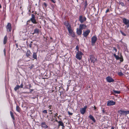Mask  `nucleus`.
<instances>
[{"label":"nucleus","instance_id":"nucleus-1","mask_svg":"<svg viewBox=\"0 0 129 129\" xmlns=\"http://www.w3.org/2000/svg\"><path fill=\"white\" fill-rule=\"evenodd\" d=\"M83 55V53L81 51H78L76 53V58L79 60H80L82 58V55Z\"/></svg>","mask_w":129,"mask_h":129},{"label":"nucleus","instance_id":"nucleus-2","mask_svg":"<svg viewBox=\"0 0 129 129\" xmlns=\"http://www.w3.org/2000/svg\"><path fill=\"white\" fill-rule=\"evenodd\" d=\"M97 38L96 36H94L91 38V45L93 46L97 40Z\"/></svg>","mask_w":129,"mask_h":129},{"label":"nucleus","instance_id":"nucleus-3","mask_svg":"<svg viewBox=\"0 0 129 129\" xmlns=\"http://www.w3.org/2000/svg\"><path fill=\"white\" fill-rule=\"evenodd\" d=\"M90 59L91 60V62H93L94 63L96 61L97 59L96 58H95L94 57V56L92 55H90L89 56Z\"/></svg>","mask_w":129,"mask_h":129},{"label":"nucleus","instance_id":"nucleus-4","mask_svg":"<svg viewBox=\"0 0 129 129\" xmlns=\"http://www.w3.org/2000/svg\"><path fill=\"white\" fill-rule=\"evenodd\" d=\"M67 29L70 35L72 37H74L75 36L74 33L71 28V27L69 28L68 27V28Z\"/></svg>","mask_w":129,"mask_h":129},{"label":"nucleus","instance_id":"nucleus-5","mask_svg":"<svg viewBox=\"0 0 129 129\" xmlns=\"http://www.w3.org/2000/svg\"><path fill=\"white\" fill-rule=\"evenodd\" d=\"M123 22L124 24L126 25L127 27H129V20L125 18L123 19Z\"/></svg>","mask_w":129,"mask_h":129},{"label":"nucleus","instance_id":"nucleus-6","mask_svg":"<svg viewBox=\"0 0 129 129\" xmlns=\"http://www.w3.org/2000/svg\"><path fill=\"white\" fill-rule=\"evenodd\" d=\"M87 107L85 106L84 108H81L80 109V112L82 114H83L85 113L86 112V110L87 108Z\"/></svg>","mask_w":129,"mask_h":129},{"label":"nucleus","instance_id":"nucleus-7","mask_svg":"<svg viewBox=\"0 0 129 129\" xmlns=\"http://www.w3.org/2000/svg\"><path fill=\"white\" fill-rule=\"evenodd\" d=\"M115 104V102L113 101V100L109 101L107 102V105L108 106H110L113 105Z\"/></svg>","mask_w":129,"mask_h":129},{"label":"nucleus","instance_id":"nucleus-8","mask_svg":"<svg viewBox=\"0 0 129 129\" xmlns=\"http://www.w3.org/2000/svg\"><path fill=\"white\" fill-rule=\"evenodd\" d=\"M7 30L8 31L10 32L11 28V25L10 23H8L6 26Z\"/></svg>","mask_w":129,"mask_h":129},{"label":"nucleus","instance_id":"nucleus-9","mask_svg":"<svg viewBox=\"0 0 129 129\" xmlns=\"http://www.w3.org/2000/svg\"><path fill=\"white\" fill-rule=\"evenodd\" d=\"M90 32V30H87L83 32V35L85 37H86L88 35Z\"/></svg>","mask_w":129,"mask_h":129},{"label":"nucleus","instance_id":"nucleus-10","mask_svg":"<svg viewBox=\"0 0 129 129\" xmlns=\"http://www.w3.org/2000/svg\"><path fill=\"white\" fill-rule=\"evenodd\" d=\"M106 79L108 82H111L114 81V80L111 77L108 76L106 78Z\"/></svg>","mask_w":129,"mask_h":129},{"label":"nucleus","instance_id":"nucleus-11","mask_svg":"<svg viewBox=\"0 0 129 129\" xmlns=\"http://www.w3.org/2000/svg\"><path fill=\"white\" fill-rule=\"evenodd\" d=\"M86 20V18L85 17H80L79 20L81 23H82Z\"/></svg>","mask_w":129,"mask_h":129},{"label":"nucleus","instance_id":"nucleus-12","mask_svg":"<svg viewBox=\"0 0 129 129\" xmlns=\"http://www.w3.org/2000/svg\"><path fill=\"white\" fill-rule=\"evenodd\" d=\"M86 27V26L85 24H80L79 26V28L82 30L83 29L85 28Z\"/></svg>","mask_w":129,"mask_h":129},{"label":"nucleus","instance_id":"nucleus-13","mask_svg":"<svg viewBox=\"0 0 129 129\" xmlns=\"http://www.w3.org/2000/svg\"><path fill=\"white\" fill-rule=\"evenodd\" d=\"M113 55L115 57L117 60H118L119 59H120V61H121L122 62L123 61V60L122 58H121L120 57H119L118 56L116 55L115 54H114Z\"/></svg>","mask_w":129,"mask_h":129},{"label":"nucleus","instance_id":"nucleus-14","mask_svg":"<svg viewBox=\"0 0 129 129\" xmlns=\"http://www.w3.org/2000/svg\"><path fill=\"white\" fill-rule=\"evenodd\" d=\"M82 30L79 28H77V32L78 35H80L82 33Z\"/></svg>","mask_w":129,"mask_h":129},{"label":"nucleus","instance_id":"nucleus-15","mask_svg":"<svg viewBox=\"0 0 129 129\" xmlns=\"http://www.w3.org/2000/svg\"><path fill=\"white\" fill-rule=\"evenodd\" d=\"M118 113H119L120 115H124V113H125V115H126V111H124L122 110H120L118 111Z\"/></svg>","mask_w":129,"mask_h":129},{"label":"nucleus","instance_id":"nucleus-16","mask_svg":"<svg viewBox=\"0 0 129 129\" xmlns=\"http://www.w3.org/2000/svg\"><path fill=\"white\" fill-rule=\"evenodd\" d=\"M35 17H32L30 19V20L33 23L36 24L37 22L36 21V20L35 19Z\"/></svg>","mask_w":129,"mask_h":129},{"label":"nucleus","instance_id":"nucleus-17","mask_svg":"<svg viewBox=\"0 0 129 129\" xmlns=\"http://www.w3.org/2000/svg\"><path fill=\"white\" fill-rule=\"evenodd\" d=\"M41 125L42 127H43L47 128L48 127V126L46 124V123L45 122H42Z\"/></svg>","mask_w":129,"mask_h":129},{"label":"nucleus","instance_id":"nucleus-18","mask_svg":"<svg viewBox=\"0 0 129 129\" xmlns=\"http://www.w3.org/2000/svg\"><path fill=\"white\" fill-rule=\"evenodd\" d=\"M31 54V53L30 52V51L28 50H27V51L26 54V56L27 57H29V56H30Z\"/></svg>","mask_w":129,"mask_h":129},{"label":"nucleus","instance_id":"nucleus-19","mask_svg":"<svg viewBox=\"0 0 129 129\" xmlns=\"http://www.w3.org/2000/svg\"><path fill=\"white\" fill-rule=\"evenodd\" d=\"M58 123H59V126L61 125L62 126V128H63L64 126V124L62 121H59Z\"/></svg>","mask_w":129,"mask_h":129},{"label":"nucleus","instance_id":"nucleus-20","mask_svg":"<svg viewBox=\"0 0 129 129\" xmlns=\"http://www.w3.org/2000/svg\"><path fill=\"white\" fill-rule=\"evenodd\" d=\"M89 117L94 122H95V120L93 116L91 115H90L89 116Z\"/></svg>","mask_w":129,"mask_h":129},{"label":"nucleus","instance_id":"nucleus-21","mask_svg":"<svg viewBox=\"0 0 129 129\" xmlns=\"http://www.w3.org/2000/svg\"><path fill=\"white\" fill-rule=\"evenodd\" d=\"M39 31V30L37 28L35 29L34 30V33H33V34H38Z\"/></svg>","mask_w":129,"mask_h":129},{"label":"nucleus","instance_id":"nucleus-22","mask_svg":"<svg viewBox=\"0 0 129 129\" xmlns=\"http://www.w3.org/2000/svg\"><path fill=\"white\" fill-rule=\"evenodd\" d=\"M64 25L67 26V29L68 28V27L69 28L71 27L70 24L67 22H64Z\"/></svg>","mask_w":129,"mask_h":129},{"label":"nucleus","instance_id":"nucleus-23","mask_svg":"<svg viewBox=\"0 0 129 129\" xmlns=\"http://www.w3.org/2000/svg\"><path fill=\"white\" fill-rule=\"evenodd\" d=\"M7 36H5L4 38V44H5L7 43Z\"/></svg>","mask_w":129,"mask_h":129},{"label":"nucleus","instance_id":"nucleus-24","mask_svg":"<svg viewBox=\"0 0 129 129\" xmlns=\"http://www.w3.org/2000/svg\"><path fill=\"white\" fill-rule=\"evenodd\" d=\"M10 113L11 116L13 120H14L15 119V118L14 117V116L13 115V112L12 111H10Z\"/></svg>","mask_w":129,"mask_h":129},{"label":"nucleus","instance_id":"nucleus-25","mask_svg":"<svg viewBox=\"0 0 129 129\" xmlns=\"http://www.w3.org/2000/svg\"><path fill=\"white\" fill-rule=\"evenodd\" d=\"M33 57L35 59H37V55L36 53H34L33 55Z\"/></svg>","mask_w":129,"mask_h":129},{"label":"nucleus","instance_id":"nucleus-26","mask_svg":"<svg viewBox=\"0 0 129 129\" xmlns=\"http://www.w3.org/2000/svg\"><path fill=\"white\" fill-rule=\"evenodd\" d=\"M20 88L19 86L18 85H17L14 88V90L16 91L18 89Z\"/></svg>","mask_w":129,"mask_h":129},{"label":"nucleus","instance_id":"nucleus-27","mask_svg":"<svg viewBox=\"0 0 129 129\" xmlns=\"http://www.w3.org/2000/svg\"><path fill=\"white\" fill-rule=\"evenodd\" d=\"M16 110L18 112H19L20 111V108L18 106H17L16 108Z\"/></svg>","mask_w":129,"mask_h":129},{"label":"nucleus","instance_id":"nucleus-28","mask_svg":"<svg viewBox=\"0 0 129 129\" xmlns=\"http://www.w3.org/2000/svg\"><path fill=\"white\" fill-rule=\"evenodd\" d=\"M113 92H114L115 94H119L120 93V92L115 90H114L113 91Z\"/></svg>","mask_w":129,"mask_h":129},{"label":"nucleus","instance_id":"nucleus-29","mask_svg":"<svg viewBox=\"0 0 129 129\" xmlns=\"http://www.w3.org/2000/svg\"><path fill=\"white\" fill-rule=\"evenodd\" d=\"M118 74L120 76H122L123 75V73L121 72H119L118 73Z\"/></svg>","mask_w":129,"mask_h":129},{"label":"nucleus","instance_id":"nucleus-30","mask_svg":"<svg viewBox=\"0 0 129 129\" xmlns=\"http://www.w3.org/2000/svg\"><path fill=\"white\" fill-rule=\"evenodd\" d=\"M121 33L124 36H126V34H124V33H123V32H122V31H120Z\"/></svg>","mask_w":129,"mask_h":129},{"label":"nucleus","instance_id":"nucleus-31","mask_svg":"<svg viewBox=\"0 0 129 129\" xmlns=\"http://www.w3.org/2000/svg\"><path fill=\"white\" fill-rule=\"evenodd\" d=\"M43 5L45 7V8H46L47 6V4L45 3H43Z\"/></svg>","mask_w":129,"mask_h":129},{"label":"nucleus","instance_id":"nucleus-32","mask_svg":"<svg viewBox=\"0 0 129 129\" xmlns=\"http://www.w3.org/2000/svg\"><path fill=\"white\" fill-rule=\"evenodd\" d=\"M113 51H115V52H116L117 51V49L115 47H113Z\"/></svg>","mask_w":129,"mask_h":129},{"label":"nucleus","instance_id":"nucleus-33","mask_svg":"<svg viewBox=\"0 0 129 129\" xmlns=\"http://www.w3.org/2000/svg\"><path fill=\"white\" fill-rule=\"evenodd\" d=\"M43 112L44 113H47V111L46 110H44L43 111Z\"/></svg>","mask_w":129,"mask_h":129},{"label":"nucleus","instance_id":"nucleus-34","mask_svg":"<svg viewBox=\"0 0 129 129\" xmlns=\"http://www.w3.org/2000/svg\"><path fill=\"white\" fill-rule=\"evenodd\" d=\"M120 4L122 6H123L124 5V4L122 2H121L120 3Z\"/></svg>","mask_w":129,"mask_h":129},{"label":"nucleus","instance_id":"nucleus-35","mask_svg":"<svg viewBox=\"0 0 129 129\" xmlns=\"http://www.w3.org/2000/svg\"><path fill=\"white\" fill-rule=\"evenodd\" d=\"M34 67V65L33 64H32L29 68L30 69H31Z\"/></svg>","mask_w":129,"mask_h":129},{"label":"nucleus","instance_id":"nucleus-36","mask_svg":"<svg viewBox=\"0 0 129 129\" xmlns=\"http://www.w3.org/2000/svg\"><path fill=\"white\" fill-rule=\"evenodd\" d=\"M20 86V87L21 88H23V85L22 83L21 84V85H20V86Z\"/></svg>","mask_w":129,"mask_h":129},{"label":"nucleus","instance_id":"nucleus-37","mask_svg":"<svg viewBox=\"0 0 129 129\" xmlns=\"http://www.w3.org/2000/svg\"><path fill=\"white\" fill-rule=\"evenodd\" d=\"M76 49L78 51H78H79V47H78V46H76Z\"/></svg>","mask_w":129,"mask_h":129},{"label":"nucleus","instance_id":"nucleus-38","mask_svg":"<svg viewBox=\"0 0 129 129\" xmlns=\"http://www.w3.org/2000/svg\"><path fill=\"white\" fill-rule=\"evenodd\" d=\"M30 20H29L27 22V23H26V24L27 25L30 22Z\"/></svg>","mask_w":129,"mask_h":129},{"label":"nucleus","instance_id":"nucleus-39","mask_svg":"<svg viewBox=\"0 0 129 129\" xmlns=\"http://www.w3.org/2000/svg\"><path fill=\"white\" fill-rule=\"evenodd\" d=\"M87 5V2H86V1L84 5V7H85V8H86V7Z\"/></svg>","mask_w":129,"mask_h":129},{"label":"nucleus","instance_id":"nucleus-40","mask_svg":"<svg viewBox=\"0 0 129 129\" xmlns=\"http://www.w3.org/2000/svg\"><path fill=\"white\" fill-rule=\"evenodd\" d=\"M129 114V111H126V115Z\"/></svg>","mask_w":129,"mask_h":129},{"label":"nucleus","instance_id":"nucleus-41","mask_svg":"<svg viewBox=\"0 0 129 129\" xmlns=\"http://www.w3.org/2000/svg\"><path fill=\"white\" fill-rule=\"evenodd\" d=\"M57 115H58L57 113H55L54 115V117L55 118L56 117V116Z\"/></svg>","mask_w":129,"mask_h":129},{"label":"nucleus","instance_id":"nucleus-42","mask_svg":"<svg viewBox=\"0 0 129 129\" xmlns=\"http://www.w3.org/2000/svg\"><path fill=\"white\" fill-rule=\"evenodd\" d=\"M68 113L69 115H72V113H70L69 111L68 112Z\"/></svg>","mask_w":129,"mask_h":129},{"label":"nucleus","instance_id":"nucleus-43","mask_svg":"<svg viewBox=\"0 0 129 129\" xmlns=\"http://www.w3.org/2000/svg\"><path fill=\"white\" fill-rule=\"evenodd\" d=\"M4 52L5 55L6 54V50H5V49H4Z\"/></svg>","mask_w":129,"mask_h":129},{"label":"nucleus","instance_id":"nucleus-44","mask_svg":"<svg viewBox=\"0 0 129 129\" xmlns=\"http://www.w3.org/2000/svg\"><path fill=\"white\" fill-rule=\"evenodd\" d=\"M51 1L53 3H55V1L54 0H51Z\"/></svg>","mask_w":129,"mask_h":129},{"label":"nucleus","instance_id":"nucleus-45","mask_svg":"<svg viewBox=\"0 0 129 129\" xmlns=\"http://www.w3.org/2000/svg\"><path fill=\"white\" fill-rule=\"evenodd\" d=\"M109 9H108L106 10V13H107L108 12H109Z\"/></svg>","mask_w":129,"mask_h":129},{"label":"nucleus","instance_id":"nucleus-46","mask_svg":"<svg viewBox=\"0 0 129 129\" xmlns=\"http://www.w3.org/2000/svg\"><path fill=\"white\" fill-rule=\"evenodd\" d=\"M102 112L104 113L105 112V111L104 109L102 110Z\"/></svg>","mask_w":129,"mask_h":129},{"label":"nucleus","instance_id":"nucleus-47","mask_svg":"<svg viewBox=\"0 0 129 129\" xmlns=\"http://www.w3.org/2000/svg\"><path fill=\"white\" fill-rule=\"evenodd\" d=\"M31 46H32V44H30L29 45V46L30 47H31Z\"/></svg>","mask_w":129,"mask_h":129},{"label":"nucleus","instance_id":"nucleus-48","mask_svg":"<svg viewBox=\"0 0 129 129\" xmlns=\"http://www.w3.org/2000/svg\"><path fill=\"white\" fill-rule=\"evenodd\" d=\"M49 112H50L49 113L50 114H52V113L51 112V110H50L49 111Z\"/></svg>","mask_w":129,"mask_h":129},{"label":"nucleus","instance_id":"nucleus-49","mask_svg":"<svg viewBox=\"0 0 129 129\" xmlns=\"http://www.w3.org/2000/svg\"><path fill=\"white\" fill-rule=\"evenodd\" d=\"M24 88H28L27 87V86H25Z\"/></svg>","mask_w":129,"mask_h":129},{"label":"nucleus","instance_id":"nucleus-50","mask_svg":"<svg viewBox=\"0 0 129 129\" xmlns=\"http://www.w3.org/2000/svg\"><path fill=\"white\" fill-rule=\"evenodd\" d=\"M111 129H114V128L113 126H112L111 128Z\"/></svg>","mask_w":129,"mask_h":129},{"label":"nucleus","instance_id":"nucleus-51","mask_svg":"<svg viewBox=\"0 0 129 129\" xmlns=\"http://www.w3.org/2000/svg\"><path fill=\"white\" fill-rule=\"evenodd\" d=\"M94 110H95V109H96V107H95V106H94Z\"/></svg>","mask_w":129,"mask_h":129},{"label":"nucleus","instance_id":"nucleus-52","mask_svg":"<svg viewBox=\"0 0 129 129\" xmlns=\"http://www.w3.org/2000/svg\"><path fill=\"white\" fill-rule=\"evenodd\" d=\"M55 121H56V122H58V121L56 119L55 120Z\"/></svg>","mask_w":129,"mask_h":129},{"label":"nucleus","instance_id":"nucleus-53","mask_svg":"<svg viewBox=\"0 0 129 129\" xmlns=\"http://www.w3.org/2000/svg\"><path fill=\"white\" fill-rule=\"evenodd\" d=\"M29 88H30V87H31V86H30V84H29Z\"/></svg>","mask_w":129,"mask_h":129},{"label":"nucleus","instance_id":"nucleus-54","mask_svg":"<svg viewBox=\"0 0 129 129\" xmlns=\"http://www.w3.org/2000/svg\"><path fill=\"white\" fill-rule=\"evenodd\" d=\"M53 118H52V120H51V121H53Z\"/></svg>","mask_w":129,"mask_h":129},{"label":"nucleus","instance_id":"nucleus-55","mask_svg":"<svg viewBox=\"0 0 129 129\" xmlns=\"http://www.w3.org/2000/svg\"><path fill=\"white\" fill-rule=\"evenodd\" d=\"M1 4H0V9L1 8Z\"/></svg>","mask_w":129,"mask_h":129},{"label":"nucleus","instance_id":"nucleus-56","mask_svg":"<svg viewBox=\"0 0 129 129\" xmlns=\"http://www.w3.org/2000/svg\"><path fill=\"white\" fill-rule=\"evenodd\" d=\"M32 16H34V15L33 14H32Z\"/></svg>","mask_w":129,"mask_h":129},{"label":"nucleus","instance_id":"nucleus-57","mask_svg":"<svg viewBox=\"0 0 129 129\" xmlns=\"http://www.w3.org/2000/svg\"><path fill=\"white\" fill-rule=\"evenodd\" d=\"M30 90H31V91H33V90L32 89H30Z\"/></svg>","mask_w":129,"mask_h":129},{"label":"nucleus","instance_id":"nucleus-58","mask_svg":"<svg viewBox=\"0 0 129 129\" xmlns=\"http://www.w3.org/2000/svg\"><path fill=\"white\" fill-rule=\"evenodd\" d=\"M51 106H49V107H51Z\"/></svg>","mask_w":129,"mask_h":129},{"label":"nucleus","instance_id":"nucleus-59","mask_svg":"<svg viewBox=\"0 0 129 129\" xmlns=\"http://www.w3.org/2000/svg\"><path fill=\"white\" fill-rule=\"evenodd\" d=\"M16 45V46H17V45Z\"/></svg>","mask_w":129,"mask_h":129},{"label":"nucleus","instance_id":"nucleus-60","mask_svg":"<svg viewBox=\"0 0 129 129\" xmlns=\"http://www.w3.org/2000/svg\"><path fill=\"white\" fill-rule=\"evenodd\" d=\"M51 108V107H50V109Z\"/></svg>","mask_w":129,"mask_h":129},{"label":"nucleus","instance_id":"nucleus-61","mask_svg":"<svg viewBox=\"0 0 129 129\" xmlns=\"http://www.w3.org/2000/svg\"><path fill=\"white\" fill-rule=\"evenodd\" d=\"M77 2H78V0H77Z\"/></svg>","mask_w":129,"mask_h":129}]
</instances>
